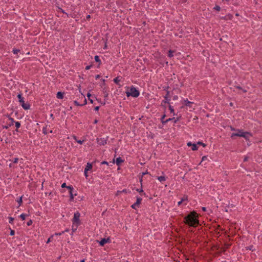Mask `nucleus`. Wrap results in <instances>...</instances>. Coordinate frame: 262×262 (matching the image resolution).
<instances>
[{"label": "nucleus", "instance_id": "56", "mask_svg": "<svg viewBox=\"0 0 262 262\" xmlns=\"http://www.w3.org/2000/svg\"><path fill=\"white\" fill-rule=\"evenodd\" d=\"M179 120V118H177L176 119H174V123H176Z\"/></svg>", "mask_w": 262, "mask_h": 262}, {"label": "nucleus", "instance_id": "10", "mask_svg": "<svg viewBox=\"0 0 262 262\" xmlns=\"http://www.w3.org/2000/svg\"><path fill=\"white\" fill-rule=\"evenodd\" d=\"M63 97V93L58 92L57 94V98L58 99H62Z\"/></svg>", "mask_w": 262, "mask_h": 262}, {"label": "nucleus", "instance_id": "34", "mask_svg": "<svg viewBox=\"0 0 262 262\" xmlns=\"http://www.w3.org/2000/svg\"><path fill=\"white\" fill-rule=\"evenodd\" d=\"M14 221V218L12 217H9V223H12L13 221Z\"/></svg>", "mask_w": 262, "mask_h": 262}, {"label": "nucleus", "instance_id": "40", "mask_svg": "<svg viewBox=\"0 0 262 262\" xmlns=\"http://www.w3.org/2000/svg\"><path fill=\"white\" fill-rule=\"evenodd\" d=\"M15 233V232L13 230H11V232H10V235H13Z\"/></svg>", "mask_w": 262, "mask_h": 262}, {"label": "nucleus", "instance_id": "33", "mask_svg": "<svg viewBox=\"0 0 262 262\" xmlns=\"http://www.w3.org/2000/svg\"><path fill=\"white\" fill-rule=\"evenodd\" d=\"M32 224V221L31 220H30L27 222V225H28V226H30V225H31Z\"/></svg>", "mask_w": 262, "mask_h": 262}, {"label": "nucleus", "instance_id": "58", "mask_svg": "<svg viewBox=\"0 0 262 262\" xmlns=\"http://www.w3.org/2000/svg\"><path fill=\"white\" fill-rule=\"evenodd\" d=\"M248 157H246L244 158V161H247L248 160Z\"/></svg>", "mask_w": 262, "mask_h": 262}, {"label": "nucleus", "instance_id": "60", "mask_svg": "<svg viewBox=\"0 0 262 262\" xmlns=\"http://www.w3.org/2000/svg\"><path fill=\"white\" fill-rule=\"evenodd\" d=\"M148 172H147V171H146V172H143V173H142V175L143 176V175H145V174H148Z\"/></svg>", "mask_w": 262, "mask_h": 262}, {"label": "nucleus", "instance_id": "49", "mask_svg": "<svg viewBox=\"0 0 262 262\" xmlns=\"http://www.w3.org/2000/svg\"><path fill=\"white\" fill-rule=\"evenodd\" d=\"M84 98V104H83V105H85V104H86L87 101H86V99L85 98V97ZM81 105H83V104H81Z\"/></svg>", "mask_w": 262, "mask_h": 262}, {"label": "nucleus", "instance_id": "26", "mask_svg": "<svg viewBox=\"0 0 262 262\" xmlns=\"http://www.w3.org/2000/svg\"><path fill=\"white\" fill-rule=\"evenodd\" d=\"M13 52L14 54H17L18 52H20V50L18 49H13Z\"/></svg>", "mask_w": 262, "mask_h": 262}, {"label": "nucleus", "instance_id": "50", "mask_svg": "<svg viewBox=\"0 0 262 262\" xmlns=\"http://www.w3.org/2000/svg\"><path fill=\"white\" fill-rule=\"evenodd\" d=\"M102 164H106L107 165L108 164V163L106 162V161H103L102 163H101Z\"/></svg>", "mask_w": 262, "mask_h": 262}, {"label": "nucleus", "instance_id": "14", "mask_svg": "<svg viewBox=\"0 0 262 262\" xmlns=\"http://www.w3.org/2000/svg\"><path fill=\"white\" fill-rule=\"evenodd\" d=\"M158 180L160 182H162L165 181L166 179L164 176H160L158 177Z\"/></svg>", "mask_w": 262, "mask_h": 262}, {"label": "nucleus", "instance_id": "39", "mask_svg": "<svg viewBox=\"0 0 262 262\" xmlns=\"http://www.w3.org/2000/svg\"><path fill=\"white\" fill-rule=\"evenodd\" d=\"M120 193H121V191H119V190L117 191L116 193V195H117V196L119 195L120 194Z\"/></svg>", "mask_w": 262, "mask_h": 262}, {"label": "nucleus", "instance_id": "63", "mask_svg": "<svg viewBox=\"0 0 262 262\" xmlns=\"http://www.w3.org/2000/svg\"><path fill=\"white\" fill-rule=\"evenodd\" d=\"M100 75H97L96 76V79H98V78H100Z\"/></svg>", "mask_w": 262, "mask_h": 262}, {"label": "nucleus", "instance_id": "17", "mask_svg": "<svg viewBox=\"0 0 262 262\" xmlns=\"http://www.w3.org/2000/svg\"><path fill=\"white\" fill-rule=\"evenodd\" d=\"M78 90H79V92L80 93V96H81V98H84V95L81 92V90H80V86H78Z\"/></svg>", "mask_w": 262, "mask_h": 262}, {"label": "nucleus", "instance_id": "19", "mask_svg": "<svg viewBox=\"0 0 262 262\" xmlns=\"http://www.w3.org/2000/svg\"><path fill=\"white\" fill-rule=\"evenodd\" d=\"M22 198H23V196H20L19 198V199L17 201V202L18 203L19 206L21 204L22 202H23Z\"/></svg>", "mask_w": 262, "mask_h": 262}, {"label": "nucleus", "instance_id": "13", "mask_svg": "<svg viewBox=\"0 0 262 262\" xmlns=\"http://www.w3.org/2000/svg\"><path fill=\"white\" fill-rule=\"evenodd\" d=\"M69 193H70V200L71 201H72L73 200V199H74V195H76L77 194L75 193V194L74 195V194H73V193H72V192H71V191H70V192H69Z\"/></svg>", "mask_w": 262, "mask_h": 262}, {"label": "nucleus", "instance_id": "47", "mask_svg": "<svg viewBox=\"0 0 262 262\" xmlns=\"http://www.w3.org/2000/svg\"><path fill=\"white\" fill-rule=\"evenodd\" d=\"M18 158H15L14 160V163H16L18 162Z\"/></svg>", "mask_w": 262, "mask_h": 262}, {"label": "nucleus", "instance_id": "2", "mask_svg": "<svg viewBox=\"0 0 262 262\" xmlns=\"http://www.w3.org/2000/svg\"><path fill=\"white\" fill-rule=\"evenodd\" d=\"M248 136H251V134L249 133L244 132L241 130H237V132L236 133H233L231 137L233 138L234 136L242 137L246 140H248Z\"/></svg>", "mask_w": 262, "mask_h": 262}, {"label": "nucleus", "instance_id": "46", "mask_svg": "<svg viewBox=\"0 0 262 262\" xmlns=\"http://www.w3.org/2000/svg\"><path fill=\"white\" fill-rule=\"evenodd\" d=\"M91 67H92V66H88L86 67L85 69L86 70H89L91 68Z\"/></svg>", "mask_w": 262, "mask_h": 262}, {"label": "nucleus", "instance_id": "57", "mask_svg": "<svg viewBox=\"0 0 262 262\" xmlns=\"http://www.w3.org/2000/svg\"><path fill=\"white\" fill-rule=\"evenodd\" d=\"M104 94H105V96H105V97H107V96H108V94H107L105 91V92H104Z\"/></svg>", "mask_w": 262, "mask_h": 262}, {"label": "nucleus", "instance_id": "24", "mask_svg": "<svg viewBox=\"0 0 262 262\" xmlns=\"http://www.w3.org/2000/svg\"><path fill=\"white\" fill-rule=\"evenodd\" d=\"M27 215H26L25 214H21L20 215V217H21V219L23 220H25V218H26V216H27Z\"/></svg>", "mask_w": 262, "mask_h": 262}, {"label": "nucleus", "instance_id": "15", "mask_svg": "<svg viewBox=\"0 0 262 262\" xmlns=\"http://www.w3.org/2000/svg\"><path fill=\"white\" fill-rule=\"evenodd\" d=\"M174 52V51L169 50L168 52V56L169 57H172L173 56V53Z\"/></svg>", "mask_w": 262, "mask_h": 262}, {"label": "nucleus", "instance_id": "31", "mask_svg": "<svg viewBox=\"0 0 262 262\" xmlns=\"http://www.w3.org/2000/svg\"><path fill=\"white\" fill-rule=\"evenodd\" d=\"M67 188H68V189H69V190H70V191H71V192L72 191V190H73V188L72 186H68L67 187Z\"/></svg>", "mask_w": 262, "mask_h": 262}, {"label": "nucleus", "instance_id": "42", "mask_svg": "<svg viewBox=\"0 0 262 262\" xmlns=\"http://www.w3.org/2000/svg\"><path fill=\"white\" fill-rule=\"evenodd\" d=\"M43 133L45 134H47L46 128H43Z\"/></svg>", "mask_w": 262, "mask_h": 262}, {"label": "nucleus", "instance_id": "22", "mask_svg": "<svg viewBox=\"0 0 262 262\" xmlns=\"http://www.w3.org/2000/svg\"><path fill=\"white\" fill-rule=\"evenodd\" d=\"M197 144L198 145H202L203 147H205L206 146V145L204 143H203V142H200V141H199L197 142Z\"/></svg>", "mask_w": 262, "mask_h": 262}, {"label": "nucleus", "instance_id": "29", "mask_svg": "<svg viewBox=\"0 0 262 262\" xmlns=\"http://www.w3.org/2000/svg\"><path fill=\"white\" fill-rule=\"evenodd\" d=\"M169 95V91H166V96L164 97L165 99H167V98H168Z\"/></svg>", "mask_w": 262, "mask_h": 262}, {"label": "nucleus", "instance_id": "44", "mask_svg": "<svg viewBox=\"0 0 262 262\" xmlns=\"http://www.w3.org/2000/svg\"><path fill=\"white\" fill-rule=\"evenodd\" d=\"M64 232V231H62V233H55V235H60L62 233H63Z\"/></svg>", "mask_w": 262, "mask_h": 262}, {"label": "nucleus", "instance_id": "54", "mask_svg": "<svg viewBox=\"0 0 262 262\" xmlns=\"http://www.w3.org/2000/svg\"><path fill=\"white\" fill-rule=\"evenodd\" d=\"M91 96V94L90 93H88L87 97L90 98V97Z\"/></svg>", "mask_w": 262, "mask_h": 262}, {"label": "nucleus", "instance_id": "30", "mask_svg": "<svg viewBox=\"0 0 262 262\" xmlns=\"http://www.w3.org/2000/svg\"><path fill=\"white\" fill-rule=\"evenodd\" d=\"M15 126L17 128H19L20 126V124L19 122H15Z\"/></svg>", "mask_w": 262, "mask_h": 262}, {"label": "nucleus", "instance_id": "3", "mask_svg": "<svg viewBox=\"0 0 262 262\" xmlns=\"http://www.w3.org/2000/svg\"><path fill=\"white\" fill-rule=\"evenodd\" d=\"M126 94L127 97H137L139 95V92L135 88L132 86L130 89V91H127Z\"/></svg>", "mask_w": 262, "mask_h": 262}, {"label": "nucleus", "instance_id": "48", "mask_svg": "<svg viewBox=\"0 0 262 262\" xmlns=\"http://www.w3.org/2000/svg\"><path fill=\"white\" fill-rule=\"evenodd\" d=\"M87 172H88V171H85V169L84 170V175L86 177H87L88 176Z\"/></svg>", "mask_w": 262, "mask_h": 262}, {"label": "nucleus", "instance_id": "23", "mask_svg": "<svg viewBox=\"0 0 262 262\" xmlns=\"http://www.w3.org/2000/svg\"><path fill=\"white\" fill-rule=\"evenodd\" d=\"M187 200H188V196H187V195H184V196H183V198L182 199L181 201H182V202H184V201H187Z\"/></svg>", "mask_w": 262, "mask_h": 262}, {"label": "nucleus", "instance_id": "59", "mask_svg": "<svg viewBox=\"0 0 262 262\" xmlns=\"http://www.w3.org/2000/svg\"><path fill=\"white\" fill-rule=\"evenodd\" d=\"M89 100H90V102L91 103H93V100L92 99H90V98H89Z\"/></svg>", "mask_w": 262, "mask_h": 262}, {"label": "nucleus", "instance_id": "41", "mask_svg": "<svg viewBox=\"0 0 262 262\" xmlns=\"http://www.w3.org/2000/svg\"><path fill=\"white\" fill-rule=\"evenodd\" d=\"M187 146H192L193 144H192L191 142H189L187 143Z\"/></svg>", "mask_w": 262, "mask_h": 262}, {"label": "nucleus", "instance_id": "32", "mask_svg": "<svg viewBox=\"0 0 262 262\" xmlns=\"http://www.w3.org/2000/svg\"><path fill=\"white\" fill-rule=\"evenodd\" d=\"M206 159H207V157H206V156H203V157H202V161H201V162L200 163V164H201V163H202V161H204V160H206Z\"/></svg>", "mask_w": 262, "mask_h": 262}, {"label": "nucleus", "instance_id": "45", "mask_svg": "<svg viewBox=\"0 0 262 262\" xmlns=\"http://www.w3.org/2000/svg\"><path fill=\"white\" fill-rule=\"evenodd\" d=\"M137 191H138V192H143V189H142V188H141V189H137Z\"/></svg>", "mask_w": 262, "mask_h": 262}, {"label": "nucleus", "instance_id": "18", "mask_svg": "<svg viewBox=\"0 0 262 262\" xmlns=\"http://www.w3.org/2000/svg\"><path fill=\"white\" fill-rule=\"evenodd\" d=\"M198 149V147L196 146V145L195 144H193L192 145V150H197Z\"/></svg>", "mask_w": 262, "mask_h": 262}, {"label": "nucleus", "instance_id": "7", "mask_svg": "<svg viewBox=\"0 0 262 262\" xmlns=\"http://www.w3.org/2000/svg\"><path fill=\"white\" fill-rule=\"evenodd\" d=\"M108 137H107L106 139H104V138H97V143L100 145H104L105 144H106L107 143V139Z\"/></svg>", "mask_w": 262, "mask_h": 262}, {"label": "nucleus", "instance_id": "1", "mask_svg": "<svg viewBox=\"0 0 262 262\" xmlns=\"http://www.w3.org/2000/svg\"><path fill=\"white\" fill-rule=\"evenodd\" d=\"M196 212H191L185 217V223L191 226L195 227L199 224V221L195 218Z\"/></svg>", "mask_w": 262, "mask_h": 262}, {"label": "nucleus", "instance_id": "20", "mask_svg": "<svg viewBox=\"0 0 262 262\" xmlns=\"http://www.w3.org/2000/svg\"><path fill=\"white\" fill-rule=\"evenodd\" d=\"M173 119H174V118H169L168 119H166V120H165V121H163V124L169 122V121L172 120Z\"/></svg>", "mask_w": 262, "mask_h": 262}, {"label": "nucleus", "instance_id": "52", "mask_svg": "<svg viewBox=\"0 0 262 262\" xmlns=\"http://www.w3.org/2000/svg\"><path fill=\"white\" fill-rule=\"evenodd\" d=\"M182 202H183L181 200L180 202H179L178 203V205L179 206L181 205L182 204Z\"/></svg>", "mask_w": 262, "mask_h": 262}, {"label": "nucleus", "instance_id": "61", "mask_svg": "<svg viewBox=\"0 0 262 262\" xmlns=\"http://www.w3.org/2000/svg\"><path fill=\"white\" fill-rule=\"evenodd\" d=\"M202 210L205 211L206 210V208L204 207H202Z\"/></svg>", "mask_w": 262, "mask_h": 262}, {"label": "nucleus", "instance_id": "28", "mask_svg": "<svg viewBox=\"0 0 262 262\" xmlns=\"http://www.w3.org/2000/svg\"><path fill=\"white\" fill-rule=\"evenodd\" d=\"M53 237V235H51L50 237L48 238V239L47 241V243L48 244L51 241V238Z\"/></svg>", "mask_w": 262, "mask_h": 262}, {"label": "nucleus", "instance_id": "37", "mask_svg": "<svg viewBox=\"0 0 262 262\" xmlns=\"http://www.w3.org/2000/svg\"><path fill=\"white\" fill-rule=\"evenodd\" d=\"M74 104L77 106L81 105V104H79L77 101H74Z\"/></svg>", "mask_w": 262, "mask_h": 262}, {"label": "nucleus", "instance_id": "36", "mask_svg": "<svg viewBox=\"0 0 262 262\" xmlns=\"http://www.w3.org/2000/svg\"><path fill=\"white\" fill-rule=\"evenodd\" d=\"M76 142H77V143H79V144H81L83 143V140H76Z\"/></svg>", "mask_w": 262, "mask_h": 262}, {"label": "nucleus", "instance_id": "6", "mask_svg": "<svg viewBox=\"0 0 262 262\" xmlns=\"http://www.w3.org/2000/svg\"><path fill=\"white\" fill-rule=\"evenodd\" d=\"M80 213L78 212H77L74 213V217L73 219V223H76L77 225L80 224Z\"/></svg>", "mask_w": 262, "mask_h": 262}, {"label": "nucleus", "instance_id": "21", "mask_svg": "<svg viewBox=\"0 0 262 262\" xmlns=\"http://www.w3.org/2000/svg\"><path fill=\"white\" fill-rule=\"evenodd\" d=\"M114 82H115V83H116V84H118V82L120 81V80L119 79V77H116V78H115V79H114Z\"/></svg>", "mask_w": 262, "mask_h": 262}, {"label": "nucleus", "instance_id": "64", "mask_svg": "<svg viewBox=\"0 0 262 262\" xmlns=\"http://www.w3.org/2000/svg\"><path fill=\"white\" fill-rule=\"evenodd\" d=\"M228 16H229V19H232V15H229Z\"/></svg>", "mask_w": 262, "mask_h": 262}, {"label": "nucleus", "instance_id": "27", "mask_svg": "<svg viewBox=\"0 0 262 262\" xmlns=\"http://www.w3.org/2000/svg\"><path fill=\"white\" fill-rule=\"evenodd\" d=\"M214 9L218 11H220L221 8L219 6H216Z\"/></svg>", "mask_w": 262, "mask_h": 262}, {"label": "nucleus", "instance_id": "12", "mask_svg": "<svg viewBox=\"0 0 262 262\" xmlns=\"http://www.w3.org/2000/svg\"><path fill=\"white\" fill-rule=\"evenodd\" d=\"M92 164H91L90 163H88L87 165L85 168V171H88V170H90L91 169H92Z\"/></svg>", "mask_w": 262, "mask_h": 262}, {"label": "nucleus", "instance_id": "62", "mask_svg": "<svg viewBox=\"0 0 262 262\" xmlns=\"http://www.w3.org/2000/svg\"><path fill=\"white\" fill-rule=\"evenodd\" d=\"M127 192V190L126 189H123L122 191H121V192Z\"/></svg>", "mask_w": 262, "mask_h": 262}, {"label": "nucleus", "instance_id": "43", "mask_svg": "<svg viewBox=\"0 0 262 262\" xmlns=\"http://www.w3.org/2000/svg\"><path fill=\"white\" fill-rule=\"evenodd\" d=\"M252 248H253V246H250V247H247V249H248V250H253Z\"/></svg>", "mask_w": 262, "mask_h": 262}, {"label": "nucleus", "instance_id": "4", "mask_svg": "<svg viewBox=\"0 0 262 262\" xmlns=\"http://www.w3.org/2000/svg\"><path fill=\"white\" fill-rule=\"evenodd\" d=\"M17 97L19 99V102L21 103L22 107L24 109L27 110L30 108V105L28 103H25L24 101V98L22 97L21 94H18Z\"/></svg>", "mask_w": 262, "mask_h": 262}, {"label": "nucleus", "instance_id": "8", "mask_svg": "<svg viewBox=\"0 0 262 262\" xmlns=\"http://www.w3.org/2000/svg\"><path fill=\"white\" fill-rule=\"evenodd\" d=\"M142 200V198H137L136 202L135 204H134L133 205H132V208L133 209H136V206H139L141 204Z\"/></svg>", "mask_w": 262, "mask_h": 262}, {"label": "nucleus", "instance_id": "51", "mask_svg": "<svg viewBox=\"0 0 262 262\" xmlns=\"http://www.w3.org/2000/svg\"><path fill=\"white\" fill-rule=\"evenodd\" d=\"M99 109V106H96L95 107V110L98 111Z\"/></svg>", "mask_w": 262, "mask_h": 262}, {"label": "nucleus", "instance_id": "53", "mask_svg": "<svg viewBox=\"0 0 262 262\" xmlns=\"http://www.w3.org/2000/svg\"><path fill=\"white\" fill-rule=\"evenodd\" d=\"M178 99V97L177 96H174L173 97V100H177Z\"/></svg>", "mask_w": 262, "mask_h": 262}, {"label": "nucleus", "instance_id": "5", "mask_svg": "<svg viewBox=\"0 0 262 262\" xmlns=\"http://www.w3.org/2000/svg\"><path fill=\"white\" fill-rule=\"evenodd\" d=\"M185 105L187 107V109H188L190 111L194 110L195 108L192 107L193 102L189 101L187 99L184 101Z\"/></svg>", "mask_w": 262, "mask_h": 262}, {"label": "nucleus", "instance_id": "25", "mask_svg": "<svg viewBox=\"0 0 262 262\" xmlns=\"http://www.w3.org/2000/svg\"><path fill=\"white\" fill-rule=\"evenodd\" d=\"M169 108L170 110V111L171 113H173V115H174V110L173 109V108L172 107V106L171 105H169Z\"/></svg>", "mask_w": 262, "mask_h": 262}, {"label": "nucleus", "instance_id": "35", "mask_svg": "<svg viewBox=\"0 0 262 262\" xmlns=\"http://www.w3.org/2000/svg\"><path fill=\"white\" fill-rule=\"evenodd\" d=\"M165 117V115H164L161 118V122L163 123V121H165V120H164V118Z\"/></svg>", "mask_w": 262, "mask_h": 262}, {"label": "nucleus", "instance_id": "9", "mask_svg": "<svg viewBox=\"0 0 262 262\" xmlns=\"http://www.w3.org/2000/svg\"><path fill=\"white\" fill-rule=\"evenodd\" d=\"M110 241V238H102L100 242H99L100 245L102 246H104L105 244L108 242Z\"/></svg>", "mask_w": 262, "mask_h": 262}, {"label": "nucleus", "instance_id": "11", "mask_svg": "<svg viewBox=\"0 0 262 262\" xmlns=\"http://www.w3.org/2000/svg\"><path fill=\"white\" fill-rule=\"evenodd\" d=\"M123 162V160L121 159L120 157L117 158L116 161V163L117 165H119L121 163Z\"/></svg>", "mask_w": 262, "mask_h": 262}, {"label": "nucleus", "instance_id": "16", "mask_svg": "<svg viewBox=\"0 0 262 262\" xmlns=\"http://www.w3.org/2000/svg\"><path fill=\"white\" fill-rule=\"evenodd\" d=\"M95 60L97 62H99V63L101 62V61L99 59V57L97 55L95 56Z\"/></svg>", "mask_w": 262, "mask_h": 262}, {"label": "nucleus", "instance_id": "38", "mask_svg": "<svg viewBox=\"0 0 262 262\" xmlns=\"http://www.w3.org/2000/svg\"><path fill=\"white\" fill-rule=\"evenodd\" d=\"M67 186L66 185V183H63L62 185H61V187L62 188H64V187H66L67 188Z\"/></svg>", "mask_w": 262, "mask_h": 262}, {"label": "nucleus", "instance_id": "55", "mask_svg": "<svg viewBox=\"0 0 262 262\" xmlns=\"http://www.w3.org/2000/svg\"><path fill=\"white\" fill-rule=\"evenodd\" d=\"M165 103H169V100L167 98V99H165V100L164 101Z\"/></svg>", "mask_w": 262, "mask_h": 262}]
</instances>
